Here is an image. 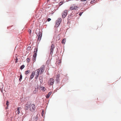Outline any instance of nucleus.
<instances>
[{
    "label": "nucleus",
    "mask_w": 121,
    "mask_h": 121,
    "mask_svg": "<svg viewBox=\"0 0 121 121\" xmlns=\"http://www.w3.org/2000/svg\"><path fill=\"white\" fill-rule=\"evenodd\" d=\"M20 108H21V107H18L17 108V111H18L17 112V113L18 114H19L20 113Z\"/></svg>",
    "instance_id": "21"
},
{
    "label": "nucleus",
    "mask_w": 121,
    "mask_h": 121,
    "mask_svg": "<svg viewBox=\"0 0 121 121\" xmlns=\"http://www.w3.org/2000/svg\"><path fill=\"white\" fill-rule=\"evenodd\" d=\"M38 50L37 48H35L34 49L33 55H37V52Z\"/></svg>",
    "instance_id": "12"
},
{
    "label": "nucleus",
    "mask_w": 121,
    "mask_h": 121,
    "mask_svg": "<svg viewBox=\"0 0 121 121\" xmlns=\"http://www.w3.org/2000/svg\"><path fill=\"white\" fill-rule=\"evenodd\" d=\"M28 32H29V34H31V30L30 29H29V30H28Z\"/></svg>",
    "instance_id": "30"
},
{
    "label": "nucleus",
    "mask_w": 121,
    "mask_h": 121,
    "mask_svg": "<svg viewBox=\"0 0 121 121\" xmlns=\"http://www.w3.org/2000/svg\"><path fill=\"white\" fill-rule=\"evenodd\" d=\"M9 27L8 26L7 27V29H8Z\"/></svg>",
    "instance_id": "43"
},
{
    "label": "nucleus",
    "mask_w": 121,
    "mask_h": 121,
    "mask_svg": "<svg viewBox=\"0 0 121 121\" xmlns=\"http://www.w3.org/2000/svg\"><path fill=\"white\" fill-rule=\"evenodd\" d=\"M82 15V13H80L79 14V15L80 16L81 15Z\"/></svg>",
    "instance_id": "40"
},
{
    "label": "nucleus",
    "mask_w": 121,
    "mask_h": 121,
    "mask_svg": "<svg viewBox=\"0 0 121 121\" xmlns=\"http://www.w3.org/2000/svg\"><path fill=\"white\" fill-rule=\"evenodd\" d=\"M50 60H48L47 61L46 63L48 65L50 63Z\"/></svg>",
    "instance_id": "29"
},
{
    "label": "nucleus",
    "mask_w": 121,
    "mask_h": 121,
    "mask_svg": "<svg viewBox=\"0 0 121 121\" xmlns=\"http://www.w3.org/2000/svg\"><path fill=\"white\" fill-rule=\"evenodd\" d=\"M62 4H62H60L61 5Z\"/></svg>",
    "instance_id": "45"
},
{
    "label": "nucleus",
    "mask_w": 121,
    "mask_h": 121,
    "mask_svg": "<svg viewBox=\"0 0 121 121\" xmlns=\"http://www.w3.org/2000/svg\"><path fill=\"white\" fill-rule=\"evenodd\" d=\"M61 21V19L60 18H58V20L56 21L55 26L56 27H58L60 24Z\"/></svg>",
    "instance_id": "3"
},
{
    "label": "nucleus",
    "mask_w": 121,
    "mask_h": 121,
    "mask_svg": "<svg viewBox=\"0 0 121 121\" xmlns=\"http://www.w3.org/2000/svg\"><path fill=\"white\" fill-rule=\"evenodd\" d=\"M61 62V61L60 60H57L56 61V64L57 66H59Z\"/></svg>",
    "instance_id": "11"
},
{
    "label": "nucleus",
    "mask_w": 121,
    "mask_h": 121,
    "mask_svg": "<svg viewBox=\"0 0 121 121\" xmlns=\"http://www.w3.org/2000/svg\"><path fill=\"white\" fill-rule=\"evenodd\" d=\"M65 40L66 39H63L61 41L62 43L63 44H65Z\"/></svg>",
    "instance_id": "23"
},
{
    "label": "nucleus",
    "mask_w": 121,
    "mask_h": 121,
    "mask_svg": "<svg viewBox=\"0 0 121 121\" xmlns=\"http://www.w3.org/2000/svg\"><path fill=\"white\" fill-rule=\"evenodd\" d=\"M54 48V46L53 44H52L51 48L50 49V52L51 54H52L53 53V49Z\"/></svg>",
    "instance_id": "9"
},
{
    "label": "nucleus",
    "mask_w": 121,
    "mask_h": 121,
    "mask_svg": "<svg viewBox=\"0 0 121 121\" xmlns=\"http://www.w3.org/2000/svg\"><path fill=\"white\" fill-rule=\"evenodd\" d=\"M30 105H29V104H26L25 106V108L24 109L25 110H26L28 109L30 110Z\"/></svg>",
    "instance_id": "10"
},
{
    "label": "nucleus",
    "mask_w": 121,
    "mask_h": 121,
    "mask_svg": "<svg viewBox=\"0 0 121 121\" xmlns=\"http://www.w3.org/2000/svg\"><path fill=\"white\" fill-rule=\"evenodd\" d=\"M77 8V7L76 6H75L74 5H73L70 8V9L71 10H75Z\"/></svg>",
    "instance_id": "7"
},
{
    "label": "nucleus",
    "mask_w": 121,
    "mask_h": 121,
    "mask_svg": "<svg viewBox=\"0 0 121 121\" xmlns=\"http://www.w3.org/2000/svg\"><path fill=\"white\" fill-rule=\"evenodd\" d=\"M95 0H93V1H92L91 2V4L93 3V2H95Z\"/></svg>",
    "instance_id": "33"
},
{
    "label": "nucleus",
    "mask_w": 121,
    "mask_h": 121,
    "mask_svg": "<svg viewBox=\"0 0 121 121\" xmlns=\"http://www.w3.org/2000/svg\"><path fill=\"white\" fill-rule=\"evenodd\" d=\"M30 72V70H27L25 72V74L27 75L28 73H29Z\"/></svg>",
    "instance_id": "19"
},
{
    "label": "nucleus",
    "mask_w": 121,
    "mask_h": 121,
    "mask_svg": "<svg viewBox=\"0 0 121 121\" xmlns=\"http://www.w3.org/2000/svg\"><path fill=\"white\" fill-rule=\"evenodd\" d=\"M8 107H7H7L6 108V109H8Z\"/></svg>",
    "instance_id": "41"
},
{
    "label": "nucleus",
    "mask_w": 121,
    "mask_h": 121,
    "mask_svg": "<svg viewBox=\"0 0 121 121\" xmlns=\"http://www.w3.org/2000/svg\"><path fill=\"white\" fill-rule=\"evenodd\" d=\"M55 81L57 83H58L59 82V76L57 74V75L56 78L55 79Z\"/></svg>",
    "instance_id": "13"
},
{
    "label": "nucleus",
    "mask_w": 121,
    "mask_h": 121,
    "mask_svg": "<svg viewBox=\"0 0 121 121\" xmlns=\"http://www.w3.org/2000/svg\"><path fill=\"white\" fill-rule=\"evenodd\" d=\"M86 0H81L82 1H86Z\"/></svg>",
    "instance_id": "37"
},
{
    "label": "nucleus",
    "mask_w": 121,
    "mask_h": 121,
    "mask_svg": "<svg viewBox=\"0 0 121 121\" xmlns=\"http://www.w3.org/2000/svg\"><path fill=\"white\" fill-rule=\"evenodd\" d=\"M18 59L17 58L16 59L15 61V62L16 63H17L18 62Z\"/></svg>",
    "instance_id": "32"
},
{
    "label": "nucleus",
    "mask_w": 121,
    "mask_h": 121,
    "mask_svg": "<svg viewBox=\"0 0 121 121\" xmlns=\"http://www.w3.org/2000/svg\"><path fill=\"white\" fill-rule=\"evenodd\" d=\"M21 74L20 75V78L19 80V81L20 82H21L22 78V76L21 73H20Z\"/></svg>",
    "instance_id": "15"
},
{
    "label": "nucleus",
    "mask_w": 121,
    "mask_h": 121,
    "mask_svg": "<svg viewBox=\"0 0 121 121\" xmlns=\"http://www.w3.org/2000/svg\"><path fill=\"white\" fill-rule=\"evenodd\" d=\"M9 102L8 100L6 101V104L7 107H8L9 106Z\"/></svg>",
    "instance_id": "24"
},
{
    "label": "nucleus",
    "mask_w": 121,
    "mask_h": 121,
    "mask_svg": "<svg viewBox=\"0 0 121 121\" xmlns=\"http://www.w3.org/2000/svg\"><path fill=\"white\" fill-rule=\"evenodd\" d=\"M33 119L34 120L36 121H37L38 119V116L37 115L35 117L33 118Z\"/></svg>",
    "instance_id": "20"
},
{
    "label": "nucleus",
    "mask_w": 121,
    "mask_h": 121,
    "mask_svg": "<svg viewBox=\"0 0 121 121\" xmlns=\"http://www.w3.org/2000/svg\"><path fill=\"white\" fill-rule=\"evenodd\" d=\"M67 11L65 10L62 13V18H64L67 15Z\"/></svg>",
    "instance_id": "5"
},
{
    "label": "nucleus",
    "mask_w": 121,
    "mask_h": 121,
    "mask_svg": "<svg viewBox=\"0 0 121 121\" xmlns=\"http://www.w3.org/2000/svg\"><path fill=\"white\" fill-rule=\"evenodd\" d=\"M44 111L43 110H42V112H41L42 113H43L44 114Z\"/></svg>",
    "instance_id": "35"
},
{
    "label": "nucleus",
    "mask_w": 121,
    "mask_h": 121,
    "mask_svg": "<svg viewBox=\"0 0 121 121\" xmlns=\"http://www.w3.org/2000/svg\"><path fill=\"white\" fill-rule=\"evenodd\" d=\"M38 90H35L34 91H33V93L34 94H35L36 92H38Z\"/></svg>",
    "instance_id": "28"
},
{
    "label": "nucleus",
    "mask_w": 121,
    "mask_h": 121,
    "mask_svg": "<svg viewBox=\"0 0 121 121\" xmlns=\"http://www.w3.org/2000/svg\"><path fill=\"white\" fill-rule=\"evenodd\" d=\"M44 113H41V116H42V119H43V120H44V119H45V116H43V115H44Z\"/></svg>",
    "instance_id": "25"
},
{
    "label": "nucleus",
    "mask_w": 121,
    "mask_h": 121,
    "mask_svg": "<svg viewBox=\"0 0 121 121\" xmlns=\"http://www.w3.org/2000/svg\"><path fill=\"white\" fill-rule=\"evenodd\" d=\"M40 87L41 90L43 91H45V89L44 90L45 87L43 86H40Z\"/></svg>",
    "instance_id": "18"
},
{
    "label": "nucleus",
    "mask_w": 121,
    "mask_h": 121,
    "mask_svg": "<svg viewBox=\"0 0 121 121\" xmlns=\"http://www.w3.org/2000/svg\"><path fill=\"white\" fill-rule=\"evenodd\" d=\"M27 78V79L28 78H27V77H26L25 78V79L26 80V78Z\"/></svg>",
    "instance_id": "39"
},
{
    "label": "nucleus",
    "mask_w": 121,
    "mask_h": 121,
    "mask_svg": "<svg viewBox=\"0 0 121 121\" xmlns=\"http://www.w3.org/2000/svg\"><path fill=\"white\" fill-rule=\"evenodd\" d=\"M35 90H38L39 88L38 84L37 83H36L35 85Z\"/></svg>",
    "instance_id": "16"
},
{
    "label": "nucleus",
    "mask_w": 121,
    "mask_h": 121,
    "mask_svg": "<svg viewBox=\"0 0 121 121\" xmlns=\"http://www.w3.org/2000/svg\"><path fill=\"white\" fill-rule=\"evenodd\" d=\"M84 3H83L84 4H85L86 3V2L85 1H84Z\"/></svg>",
    "instance_id": "36"
},
{
    "label": "nucleus",
    "mask_w": 121,
    "mask_h": 121,
    "mask_svg": "<svg viewBox=\"0 0 121 121\" xmlns=\"http://www.w3.org/2000/svg\"><path fill=\"white\" fill-rule=\"evenodd\" d=\"M25 66L24 65H22L20 67V69L22 70V69L25 67Z\"/></svg>",
    "instance_id": "22"
},
{
    "label": "nucleus",
    "mask_w": 121,
    "mask_h": 121,
    "mask_svg": "<svg viewBox=\"0 0 121 121\" xmlns=\"http://www.w3.org/2000/svg\"><path fill=\"white\" fill-rule=\"evenodd\" d=\"M49 70V69H48V71H47V75L49 77V73L48 72V70Z\"/></svg>",
    "instance_id": "31"
},
{
    "label": "nucleus",
    "mask_w": 121,
    "mask_h": 121,
    "mask_svg": "<svg viewBox=\"0 0 121 121\" xmlns=\"http://www.w3.org/2000/svg\"><path fill=\"white\" fill-rule=\"evenodd\" d=\"M28 53H29V52H28L26 51V54H28Z\"/></svg>",
    "instance_id": "38"
},
{
    "label": "nucleus",
    "mask_w": 121,
    "mask_h": 121,
    "mask_svg": "<svg viewBox=\"0 0 121 121\" xmlns=\"http://www.w3.org/2000/svg\"><path fill=\"white\" fill-rule=\"evenodd\" d=\"M36 31H37V33H36L37 36L38 37V40L40 41L41 39L42 36V32L40 31L39 29H37Z\"/></svg>",
    "instance_id": "2"
},
{
    "label": "nucleus",
    "mask_w": 121,
    "mask_h": 121,
    "mask_svg": "<svg viewBox=\"0 0 121 121\" xmlns=\"http://www.w3.org/2000/svg\"><path fill=\"white\" fill-rule=\"evenodd\" d=\"M54 82V80L52 78H50L48 81V85H52Z\"/></svg>",
    "instance_id": "4"
},
{
    "label": "nucleus",
    "mask_w": 121,
    "mask_h": 121,
    "mask_svg": "<svg viewBox=\"0 0 121 121\" xmlns=\"http://www.w3.org/2000/svg\"><path fill=\"white\" fill-rule=\"evenodd\" d=\"M30 59L29 58H27L26 59V62L27 63H28L29 62Z\"/></svg>",
    "instance_id": "27"
},
{
    "label": "nucleus",
    "mask_w": 121,
    "mask_h": 121,
    "mask_svg": "<svg viewBox=\"0 0 121 121\" xmlns=\"http://www.w3.org/2000/svg\"><path fill=\"white\" fill-rule=\"evenodd\" d=\"M35 75V72L34 71L32 72L31 73V74L30 76V77L29 79L30 80H31L34 78Z\"/></svg>",
    "instance_id": "8"
},
{
    "label": "nucleus",
    "mask_w": 121,
    "mask_h": 121,
    "mask_svg": "<svg viewBox=\"0 0 121 121\" xmlns=\"http://www.w3.org/2000/svg\"><path fill=\"white\" fill-rule=\"evenodd\" d=\"M45 66L44 65H42L41 67L39 69H38L36 71H35L37 72H35L37 73L36 74V76L35 77V79H37L39 76V74L42 73L44 71V68Z\"/></svg>",
    "instance_id": "1"
},
{
    "label": "nucleus",
    "mask_w": 121,
    "mask_h": 121,
    "mask_svg": "<svg viewBox=\"0 0 121 121\" xmlns=\"http://www.w3.org/2000/svg\"><path fill=\"white\" fill-rule=\"evenodd\" d=\"M52 93V92H50L48 93L47 96H46V98H48L50 95H51Z\"/></svg>",
    "instance_id": "17"
},
{
    "label": "nucleus",
    "mask_w": 121,
    "mask_h": 121,
    "mask_svg": "<svg viewBox=\"0 0 121 121\" xmlns=\"http://www.w3.org/2000/svg\"><path fill=\"white\" fill-rule=\"evenodd\" d=\"M51 20V19L50 18H48V22L50 21Z\"/></svg>",
    "instance_id": "34"
},
{
    "label": "nucleus",
    "mask_w": 121,
    "mask_h": 121,
    "mask_svg": "<svg viewBox=\"0 0 121 121\" xmlns=\"http://www.w3.org/2000/svg\"><path fill=\"white\" fill-rule=\"evenodd\" d=\"M45 3V2H44V3Z\"/></svg>",
    "instance_id": "47"
},
{
    "label": "nucleus",
    "mask_w": 121,
    "mask_h": 121,
    "mask_svg": "<svg viewBox=\"0 0 121 121\" xmlns=\"http://www.w3.org/2000/svg\"><path fill=\"white\" fill-rule=\"evenodd\" d=\"M37 56V55L33 54V60L34 61V62H35L36 60Z\"/></svg>",
    "instance_id": "14"
},
{
    "label": "nucleus",
    "mask_w": 121,
    "mask_h": 121,
    "mask_svg": "<svg viewBox=\"0 0 121 121\" xmlns=\"http://www.w3.org/2000/svg\"><path fill=\"white\" fill-rule=\"evenodd\" d=\"M45 23V21H44L43 22V24H44Z\"/></svg>",
    "instance_id": "42"
},
{
    "label": "nucleus",
    "mask_w": 121,
    "mask_h": 121,
    "mask_svg": "<svg viewBox=\"0 0 121 121\" xmlns=\"http://www.w3.org/2000/svg\"><path fill=\"white\" fill-rule=\"evenodd\" d=\"M61 3V2H60V3Z\"/></svg>",
    "instance_id": "44"
},
{
    "label": "nucleus",
    "mask_w": 121,
    "mask_h": 121,
    "mask_svg": "<svg viewBox=\"0 0 121 121\" xmlns=\"http://www.w3.org/2000/svg\"><path fill=\"white\" fill-rule=\"evenodd\" d=\"M30 110L32 112L34 111L35 109V104H32L30 105Z\"/></svg>",
    "instance_id": "6"
},
{
    "label": "nucleus",
    "mask_w": 121,
    "mask_h": 121,
    "mask_svg": "<svg viewBox=\"0 0 121 121\" xmlns=\"http://www.w3.org/2000/svg\"><path fill=\"white\" fill-rule=\"evenodd\" d=\"M31 48V47L30 46H28L27 48V50L29 51L30 50V49Z\"/></svg>",
    "instance_id": "26"
},
{
    "label": "nucleus",
    "mask_w": 121,
    "mask_h": 121,
    "mask_svg": "<svg viewBox=\"0 0 121 121\" xmlns=\"http://www.w3.org/2000/svg\"><path fill=\"white\" fill-rule=\"evenodd\" d=\"M13 26V25H12V26Z\"/></svg>",
    "instance_id": "46"
}]
</instances>
